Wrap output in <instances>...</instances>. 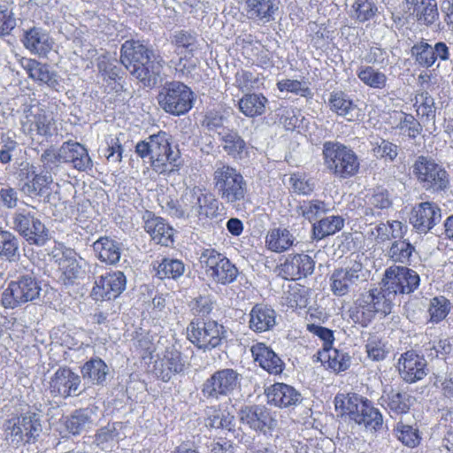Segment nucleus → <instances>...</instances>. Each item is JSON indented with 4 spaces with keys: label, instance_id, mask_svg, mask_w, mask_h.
Segmentation results:
<instances>
[{
    "label": "nucleus",
    "instance_id": "obj_1",
    "mask_svg": "<svg viewBox=\"0 0 453 453\" xmlns=\"http://www.w3.org/2000/svg\"><path fill=\"white\" fill-rule=\"evenodd\" d=\"M120 62L130 73L143 83L144 86H152L157 82L162 67L163 60L155 56L140 41L127 40L120 50Z\"/></svg>",
    "mask_w": 453,
    "mask_h": 453
},
{
    "label": "nucleus",
    "instance_id": "obj_2",
    "mask_svg": "<svg viewBox=\"0 0 453 453\" xmlns=\"http://www.w3.org/2000/svg\"><path fill=\"white\" fill-rule=\"evenodd\" d=\"M219 203L215 196L200 187L187 188L180 200L171 199L165 209L175 218H196L198 220L219 216Z\"/></svg>",
    "mask_w": 453,
    "mask_h": 453
},
{
    "label": "nucleus",
    "instance_id": "obj_3",
    "mask_svg": "<svg viewBox=\"0 0 453 453\" xmlns=\"http://www.w3.org/2000/svg\"><path fill=\"white\" fill-rule=\"evenodd\" d=\"M219 203L215 196L200 187L187 188L180 200L171 199L165 209L175 218H196L198 220L219 216Z\"/></svg>",
    "mask_w": 453,
    "mask_h": 453
},
{
    "label": "nucleus",
    "instance_id": "obj_4",
    "mask_svg": "<svg viewBox=\"0 0 453 453\" xmlns=\"http://www.w3.org/2000/svg\"><path fill=\"white\" fill-rule=\"evenodd\" d=\"M135 152L142 158L149 157L152 168L158 173L172 172L180 157L179 150L172 146L171 135L163 131L139 142Z\"/></svg>",
    "mask_w": 453,
    "mask_h": 453
},
{
    "label": "nucleus",
    "instance_id": "obj_5",
    "mask_svg": "<svg viewBox=\"0 0 453 453\" xmlns=\"http://www.w3.org/2000/svg\"><path fill=\"white\" fill-rule=\"evenodd\" d=\"M213 183L218 195L226 203L236 210L241 209L247 194V183L237 169L223 163L217 164Z\"/></svg>",
    "mask_w": 453,
    "mask_h": 453
},
{
    "label": "nucleus",
    "instance_id": "obj_6",
    "mask_svg": "<svg viewBox=\"0 0 453 453\" xmlns=\"http://www.w3.org/2000/svg\"><path fill=\"white\" fill-rule=\"evenodd\" d=\"M392 299L387 295L382 288H372L360 295L355 302L351 310L350 317L354 322L362 326H367L376 314L383 317L388 315L392 311Z\"/></svg>",
    "mask_w": 453,
    "mask_h": 453
},
{
    "label": "nucleus",
    "instance_id": "obj_7",
    "mask_svg": "<svg viewBox=\"0 0 453 453\" xmlns=\"http://www.w3.org/2000/svg\"><path fill=\"white\" fill-rule=\"evenodd\" d=\"M323 155L326 166L336 176L349 178L358 172L357 156L352 150L339 142H325Z\"/></svg>",
    "mask_w": 453,
    "mask_h": 453
},
{
    "label": "nucleus",
    "instance_id": "obj_8",
    "mask_svg": "<svg viewBox=\"0 0 453 453\" xmlns=\"http://www.w3.org/2000/svg\"><path fill=\"white\" fill-rule=\"evenodd\" d=\"M40 282L32 275H23L12 280L3 291L1 302L4 308L13 309L23 303L38 299Z\"/></svg>",
    "mask_w": 453,
    "mask_h": 453
},
{
    "label": "nucleus",
    "instance_id": "obj_9",
    "mask_svg": "<svg viewBox=\"0 0 453 453\" xmlns=\"http://www.w3.org/2000/svg\"><path fill=\"white\" fill-rule=\"evenodd\" d=\"M193 101L194 95L191 89L180 81L165 84L158 96V103L162 109L175 116L189 111Z\"/></svg>",
    "mask_w": 453,
    "mask_h": 453
},
{
    "label": "nucleus",
    "instance_id": "obj_10",
    "mask_svg": "<svg viewBox=\"0 0 453 453\" xmlns=\"http://www.w3.org/2000/svg\"><path fill=\"white\" fill-rule=\"evenodd\" d=\"M12 228L30 245L42 247L50 238L49 229L33 211L20 210L14 212Z\"/></svg>",
    "mask_w": 453,
    "mask_h": 453
},
{
    "label": "nucleus",
    "instance_id": "obj_11",
    "mask_svg": "<svg viewBox=\"0 0 453 453\" xmlns=\"http://www.w3.org/2000/svg\"><path fill=\"white\" fill-rule=\"evenodd\" d=\"M207 277L221 285L234 282L238 276L237 267L223 254L215 250H205L200 257Z\"/></svg>",
    "mask_w": 453,
    "mask_h": 453
},
{
    "label": "nucleus",
    "instance_id": "obj_12",
    "mask_svg": "<svg viewBox=\"0 0 453 453\" xmlns=\"http://www.w3.org/2000/svg\"><path fill=\"white\" fill-rule=\"evenodd\" d=\"M412 172L418 182L426 190H444L449 182L446 170L428 157H418L412 165Z\"/></svg>",
    "mask_w": 453,
    "mask_h": 453
},
{
    "label": "nucleus",
    "instance_id": "obj_13",
    "mask_svg": "<svg viewBox=\"0 0 453 453\" xmlns=\"http://www.w3.org/2000/svg\"><path fill=\"white\" fill-rule=\"evenodd\" d=\"M419 275L404 266H390L385 271L382 288L393 300L397 294H410L419 286Z\"/></svg>",
    "mask_w": 453,
    "mask_h": 453
},
{
    "label": "nucleus",
    "instance_id": "obj_14",
    "mask_svg": "<svg viewBox=\"0 0 453 453\" xmlns=\"http://www.w3.org/2000/svg\"><path fill=\"white\" fill-rule=\"evenodd\" d=\"M225 333L224 326L214 320H193L187 328L188 339L204 350L218 347Z\"/></svg>",
    "mask_w": 453,
    "mask_h": 453
},
{
    "label": "nucleus",
    "instance_id": "obj_15",
    "mask_svg": "<svg viewBox=\"0 0 453 453\" xmlns=\"http://www.w3.org/2000/svg\"><path fill=\"white\" fill-rule=\"evenodd\" d=\"M41 431L42 426L37 414L31 412L13 417L4 424L6 439L16 445L35 440Z\"/></svg>",
    "mask_w": 453,
    "mask_h": 453
},
{
    "label": "nucleus",
    "instance_id": "obj_16",
    "mask_svg": "<svg viewBox=\"0 0 453 453\" xmlns=\"http://www.w3.org/2000/svg\"><path fill=\"white\" fill-rule=\"evenodd\" d=\"M21 128L31 136H52L57 130L56 122L50 113L37 105L24 110L20 119Z\"/></svg>",
    "mask_w": 453,
    "mask_h": 453
},
{
    "label": "nucleus",
    "instance_id": "obj_17",
    "mask_svg": "<svg viewBox=\"0 0 453 453\" xmlns=\"http://www.w3.org/2000/svg\"><path fill=\"white\" fill-rule=\"evenodd\" d=\"M241 375L234 369L225 368L215 372L203 384L202 393L207 398L219 399L237 389Z\"/></svg>",
    "mask_w": 453,
    "mask_h": 453
},
{
    "label": "nucleus",
    "instance_id": "obj_18",
    "mask_svg": "<svg viewBox=\"0 0 453 453\" xmlns=\"http://www.w3.org/2000/svg\"><path fill=\"white\" fill-rule=\"evenodd\" d=\"M366 272L360 262H353L346 268L336 269L330 276V288L334 295L343 296L354 286L365 280Z\"/></svg>",
    "mask_w": 453,
    "mask_h": 453
},
{
    "label": "nucleus",
    "instance_id": "obj_19",
    "mask_svg": "<svg viewBox=\"0 0 453 453\" xmlns=\"http://www.w3.org/2000/svg\"><path fill=\"white\" fill-rule=\"evenodd\" d=\"M126 285L127 278L122 272H109L95 281L91 296L96 301L115 299L126 289Z\"/></svg>",
    "mask_w": 453,
    "mask_h": 453
},
{
    "label": "nucleus",
    "instance_id": "obj_20",
    "mask_svg": "<svg viewBox=\"0 0 453 453\" xmlns=\"http://www.w3.org/2000/svg\"><path fill=\"white\" fill-rule=\"evenodd\" d=\"M53 257L67 280L72 281L85 275L88 263L74 250L65 247L56 249Z\"/></svg>",
    "mask_w": 453,
    "mask_h": 453
},
{
    "label": "nucleus",
    "instance_id": "obj_21",
    "mask_svg": "<svg viewBox=\"0 0 453 453\" xmlns=\"http://www.w3.org/2000/svg\"><path fill=\"white\" fill-rule=\"evenodd\" d=\"M242 423L264 434H271L277 426V420L265 406H245L239 412Z\"/></svg>",
    "mask_w": 453,
    "mask_h": 453
},
{
    "label": "nucleus",
    "instance_id": "obj_22",
    "mask_svg": "<svg viewBox=\"0 0 453 453\" xmlns=\"http://www.w3.org/2000/svg\"><path fill=\"white\" fill-rule=\"evenodd\" d=\"M185 368L186 362L181 353L171 348L157 355L154 361L153 372L157 379L167 382L173 375L182 372Z\"/></svg>",
    "mask_w": 453,
    "mask_h": 453
},
{
    "label": "nucleus",
    "instance_id": "obj_23",
    "mask_svg": "<svg viewBox=\"0 0 453 453\" xmlns=\"http://www.w3.org/2000/svg\"><path fill=\"white\" fill-rule=\"evenodd\" d=\"M54 186L53 178L49 172L35 173L32 167L27 173L21 190L30 197H40L50 202Z\"/></svg>",
    "mask_w": 453,
    "mask_h": 453
},
{
    "label": "nucleus",
    "instance_id": "obj_24",
    "mask_svg": "<svg viewBox=\"0 0 453 453\" xmlns=\"http://www.w3.org/2000/svg\"><path fill=\"white\" fill-rule=\"evenodd\" d=\"M176 45V51L180 58L176 69L183 74L189 73L196 67V64L192 59L193 54L198 49L196 35L187 31H180L174 35L173 40Z\"/></svg>",
    "mask_w": 453,
    "mask_h": 453
},
{
    "label": "nucleus",
    "instance_id": "obj_25",
    "mask_svg": "<svg viewBox=\"0 0 453 453\" xmlns=\"http://www.w3.org/2000/svg\"><path fill=\"white\" fill-rule=\"evenodd\" d=\"M314 267L315 262L309 255H289L279 266V273L286 280H297L311 274Z\"/></svg>",
    "mask_w": 453,
    "mask_h": 453
},
{
    "label": "nucleus",
    "instance_id": "obj_26",
    "mask_svg": "<svg viewBox=\"0 0 453 453\" xmlns=\"http://www.w3.org/2000/svg\"><path fill=\"white\" fill-rule=\"evenodd\" d=\"M441 218V209L435 203L425 202L413 208L410 223L419 234H426Z\"/></svg>",
    "mask_w": 453,
    "mask_h": 453
},
{
    "label": "nucleus",
    "instance_id": "obj_27",
    "mask_svg": "<svg viewBox=\"0 0 453 453\" xmlns=\"http://www.w3.org/2000/svg\"><path fill=\"white\" fill-rule=\"evenodd\" d=\"M81 384L78 374L70 368H58L50 379L49 390L53 396L66 398L75 394Z\"/></svg>",
    "mask_w": 453,
    "mask_h": 453
},
{
    "label": "nucleus",
    "instance_id": "obj_28",
    "mask_svg": "<svg viewBox=\"0 0 453 453\" xmlns=\"http://www.w3.org/2000/svg\"><path fill=\"white\" fill-rule=\"evenodd\" d=\"M411 55L418 65L428 68L434 64L436 59L447 60L449 57V50L441 42L435 43L434 46L422 42L411 48Z\"/></svg>",
    "mask_w": 453,
    "mask_h": 453
},
{
    "label": "nucleus",
    "instance_id": "obj_29",
    "mask_svg": "<svg viewBox=\"0 0 453 453\" xmlns=\"http://www.w3.org/2000/svg\"><path fill=\"white\" fill-rule=\"evenodd\" d=\"M426 360L414 351L405 352L398 361L401 377L410 383L420 380L426 375Z\"/></svg>",
    "mask_w": 453,
    "mask_h": 453
},
{
    "label": "nucleus",
    "instance_id": "obj_30",
    "mask_svg": "<svg viewBox=\"0 0 453 453\" xmlns=\"http://www.w3.org/2000/svg\"><path fill=\"white\" fill-rule=\"evenodd\" d=\"M22 43L32 54L46 57L51 51L54 41L43 28L34 27L25 31Z\"/></svg>",
    "mask_w": 453,
    "mask_h": 453
},
{
    "label": "nucleus",
    "instance_id": "obj_31",
    "mask_svg": "<svg viewBox=\"0 0 453 453\" xmlns=\"http://www.w3.org/2000/svg\"><path fill=\"white\" fill-rule=\"evenodd\" d=\"M250 19L269 23L275 19L280 0H241Z\"/></svg>",
    "mask_w": 453,
    "mask_h": 453
},
{
    "label": "nucleus",
    "instance_id": "obj_32",
    "mask_svg": "<svg viewBox=\"0 0 453 453\" xmlns=\"http://www.w3.org/2000/svg\"><path fill=\"white\" fill-rule=\"evenodd\" d=\"M60 157L65 163H71L79 171L92 168V160L87 149L79 142H65L60 146Z\"/></svg>",
    "mask_w": 453,
    "mask_h": 453
},
{
    "label": "nucleus",
    "instance_id": "obj_33",
    "mask_svg": "<svg viewBox=\"0 0 453 453\" xmlns=\"http://www.w3.org/2000/svg\"><path fill=\"white\" fill-rule=\"evenodd\" d=\"M144 228L157 244L168 247L173 243V229L166 221L147 211Z\"/></svg>",
    "mask_w": 453,
    "mask_h": 453
},
{
    "label": "nucleus",
    "instance_id": "obj_34",
    "mask_svg": "<svg viewBox=\"0 0 453 453\" xmlns=\"http://www.w3.org/2000/svg\"><path fill=\"white\" fill-rule=\"evenodd\" d=\"M254 360L271 374L282 372L285 364L281 358L265 343L258 342L251 347Z\"/></svg>",
    "mask_w": 453,
    "mask_h": 453
},
{
    "label": "nucleus",
    "instance_id": "obj_35",
    "mask_svg": "<svg viewBox=\"0 0 453 453\" xmlns=\"http://www.w3.org/2000/svg\"><path fill=\"white\" fill-rule=\"evenodd\" d=\"M380 401V405L388 410L392 417L407 413L414 403V398L410 394L394 389L384 390Z\"/></svg>",
    "mask_w": 453,
    "mask_h": 453
},
{
    "label": "nucleus",
    "instance_id": "obj_36",
    "mask_svg": "<svg viewBox=\"0 0 453 453\" xmlns=\"http://www.w3.org/2000/svg\"><path fill=\"white\" fill-rule=\"evenodd\" d=\"M22 66L32 80L44 83L55 90L58 89L60 86L58 77L48 65L27 58L22 61Z\"/></svg>",
    "mask_w": 453,
    "mask_h": 453
},
{
    "label": "nucleus",
    "instance_id": "obj_37",
    "mask_svg": "<svg viewBox=\"0 0 453 453\" xmlns=\"http://www.w3.org/2000/svg\"><path fill=\"white\" fill-rule=\"evenodd\" d=\"M265 393L268 403L280 408L295 405L301 401L300 393L285 383H275Z\"/></svg>",
    "mask_w": 453,
    "mask_h": 453
},
{
    "label": "nucleus",
    "instance_id": "obj_38",
    "mask_svg": "<svg viewBox=\"0 0 453 453\" xmlns=\"http://www.w3.org/2000/svg\"><path fill=\"white\" fill-rule=\"evenodd\" d=\"M365 397L356 394H338L334 397L336 411L342 417H348L355 423L360 418V411L364 407Z\"/></svg>",
    "mask_w": 453,
    "mask_h": 453
},
{
    "label": "nucleus",
    "instance_id": "obj_39",
    "mask_svg": "<svg viewBox=\"0 0 453 453\" xmlns=\"http://www.w3.org/2000/svg\"><path fill=\"white\" fill-rule=\"evenodd\" d=\"M276 324V312L273 309L263 305H255L250 312V328L254 332H266Z\"/></svg>",
    "mask_w": 453,
    "mask_h": 453
},
{
    "label": "nucleus",
    "instance_id": "obj_40",
    "mask_svg": "<svg viewBox=\"0 0 453 453\" xmlns=\"http://www.w3.org/2000/svg\"><path fill=\"white\" fill-rule=\"evenodd\" d=\"M219 141L224 151L234 159H243L248 157L249 148L238 132L229 129L222 130Z\"/></svg>",
    "mask_w": 453,
    "mask_h": 453
},
{
    "label": "nucleus",
    "instance_id": "obj_41",
    "mask_svg": "<svg viewBox=\"0 0 453 453\" xmlns=\"http://www.w3.org/2000/svg\"><path fill=\"white\" fill-rule=\"evenodd\" d=\"M392 205V200L387 189L379 188L371 195L366 196L363 207V214L365 217H379L384 210Z\"/></svg>",
    "mask_w": 453,
    "mask_h": 453
},
{
    "label": "nucleus",
    "instance_id": "obj_42",
    "mask_svg": "<svg viewBox=\"0 0 453 453\" xmlns=\"http://www.w3.org/2000/svg\"><path fill=\"white\" fill-rule=\"evenodd\" d=\"M328 106L338 116L343 117L349 121L354 120L357 104L344 92L333 91L328 98Z\"/></svg>",
    "mask_w": 453,
    "mask_h": 453
},
{
    "label": "nucleus",
    "instance_id": "obj_43",
    "mask_svg": "<svg viewBox=\"0 0 453 453\" xmlns=\"http://www.w3.org/2000/svg\"><path fill=\"white\" fill-rule=\"evenodd\" d=\"M123 426L121 423H109L96 434L95 443L103 450L111 449L119 441Z\"/></svg>",
    "mask_w": 453,
    "mask_h": 453
},
{
    "label": "nucleus",
    "instance_id": "obj_44",
    "mask_svg": "<svg viewBox=\"0 0 453 453\" xmlns=\"http://www.w3.org/2000/svg\"><path fill=\"white\" fill-rule=\"evenodd\" d=\"M268 99L263 94L250 93L244 95L239 101L240 111L249 118L262 115L265 111Z\"/></svg>",
    "mask_w": 453,
    "mask_h": 453
},
{
    "label": "nucleus",
    "instance_id": "obj_45",
    "mask_svg": "<svg viewBox=\"0 0 453 453\" xmlns=\"http://www.w3.org/2000/svg\"><path fill=\"white\" fill-rule=\"evenodd\" d=\"M295 237L286 228H273L267 233L265 245L268 250L281 253L288 250L294 243Z\"/></svg>",
    "mask_w": 453,
    "mask_h": 453
},
{
    "label": "nucleus",
    "instance_id": "obj_46",
    "mask_svg": "<svg viewBox=\"0 0 453 453\" xmlns=\"http://www.w3.org/2000/svg\"><path fill=\"white\" fill-rule=\"evenodd\" d=\"M319 359L337 372L347 370L350 365V357L332 346L319 351Z\"/></svg>",
    "mask_w": 453,
    "mask_h": 453
},
{
    "label": "nucleus",
    "instance_id": "obj_47",
    "mask_svg": "<svg viewBox=\"0 0 453 453\" xmlns=\"http://www.w3.org/2000/svg\"><path fill=\"white\" fill-rule=\"evenodd\" d=\"M93 247L101 261L111 265L119 262L120 248L116 241L108 237H102L94 242Z\"/></svg>",
    "mask_w": 453,
    "mask_h": 453
},
{
    "label": "nucleus",
    "instance_id": "obj_48",
    "mask_svg": "<svg viewBox=\"0 0 453 453\" xmlns=\"http://www.w3.org/2000/svg\"><path fill=\"white\" fill-rule=\"evenodd\" d=\"M206 425L211 428L226 429L229 432L234 430L235 418L227 410L210 407L206 411Z\"/></svg>",
    "mask_w": 453,
    "mask_h": 453
},
{
    "label": "nucleus",
    "instance_id": "obj_49",
    "mask_svg": "<svg viewBox=\"0 0 453 453\" xmlns=\"http://www.w3.org/2000/svg\"><path fill=\"white\" fill-rule=\"evenodd\" d=\"M360 418H357L356 423L363 425L368 430L377 431L382 427V414L373 406L372 403L366 398H365L364 407L360 411Z\"/></svg>",
    "mask_w": 453,
    "mask_h": 453
},
{
    "label": "nucleus",
    "instance_id": "obj_50",
    "mask_svg": "<svg viewBox=\"0 0 453 453\" xmlns=\"http://www.w3.org/2000/svg\"><path fill=\"white\" fill-rule=\"evenodd\" d=\"M360 418H357L356 423L363 425L368 430L377 431L382 427V414L373 406L372 403L366 398H365L364 407L360 411Z\"/></svg>",
    "mask_w": 453,
    "mask_h": 453
},
{
    "label": "nucleus",
    "instance_id": "obj_51",
    "mask_svg": "<svg viewBox=\"0 0 453 453\" xmlns=\"http://www.w3.org/2000/svg\"><path fill=\"white\" fill-rule=\"evenodd\" d=\"M360 418H357L356 423L363 425L368 430L377 431L382 427V414L373 406L372 403L366 398H365L364 407L360 411Z\"/></svg>",
    "mask_w": 453,
    "mask_h": 453
},
{
    "label": "nucleus",
    "instance_id": "obj_52",
    "mask_svg": "<svg viewBox=\"0 0 453 453\" xmlns=\"http://www.w3.org/2000/svg\"><path fill=\"white\" fill-rule=\"evenodd\" d=\"M360 418H357L356 423L363 425L368 430L377 431L382 427V414L373 406L372 403L366 398H365L364 407L360 411Z\"/></svg>",
    "mask_w": 453,
    "mask_h": 453
},
{
    "label": "nucleus",
    "instance_id": "obj_53",
    "mask_svg": "<svg viewBox=\"0 0 453 453\" xmlns=\"http://www.w3.org/2000/svg\"><path fill=\"white\" fill-rule=\"evenodd\" d=\"M109 372L107 365L99 357L91 358L81 367V374L84 379L92 384H102L106 380Z\"/></svg>",
    "mask_w": 453,
    "mask_h": 453
},
{
    "label": "nucleus",
    "instance_id": "obj_54",
    "mask_svg": "<svg viewBox=\"0 0 453 453\" xmlns=\"http://www.w3.org/2000/svg\"><path fill=\"white\" fill-rule=\"evenodd\" d=\"M19 241L17 236L0 228V257L7 261L14 262L19 258Z\"/></svg>",
    "mask_w": 453,
    "mask_h": 453
},
{
    "label": "nucleus",
    "instance_id": "obj_55",
    "mask_svg": "<svg viewBox=\"0 0 453 453\" xmlns=\"http://www.w3.org/2000/svg\"><path fill=\"white\" fill-rule=\"evenodd\" d=\"M94 415L92 409L86 408L76 411L65 420L67 431L73 434H81L94 423Z\"/></svg>",
    "mask_w": 453,
    "mask_h": 453
},
{
    "label": "nucleus",
    "instance_id": "obj_56",
    "mask_svg": "<svg viewBox=\"0 0 453 453\" xmlns=\"http://www.w3.org/2000/svg\"><path fill=\"white\" fill-rule=\"evenodd\" d=\"M344 226V219L341 216H328L313 224V236L321 240L326 236L339 232Z\"/></svg>",
    "mask_w": 453,
    "mask_h": 453
},
{
    "label": "nucleus",
    "instance_id": "obj_57",
    "mask_svg": "<svg viewBox=\"0 0 453 453\" xmlns=\"http://www.w3.org/2000/svg\"><path fill=\"white\" fill-rule=\"evenodd\" d=\"M357 76L366 86L383 89L387 86V75L371 65H361L357 70Z\"/></svg>",
    "mask_w": 453,
    "mask_h": 453
},
{
    "label": "nucleus",
    "instance_id": "obj_58",
    "mask_svg": "<svg viewBox=\"0 0 453 453\" xmlns=\"http://www.w3.org/2000/svg\"><path fill=\"white\" fill-rule=\"evenodd\" d=\"M156 271V274L159 279L177 280L183 275L185 266L181 260L165 257L158 264Z\"/></svg>",
    "mask_w": 453,
    "mask_h": 453
},
{
    "label": "nucleus",
    "instance_id": "obj_59",
    "mask_svg": "<svg viewBox=\"0 0 453 453\" xmlns=\"http://www.w3.org/2000/svg\"><path fill=\"white\" fill-rule=\"evenodd\" d=\"M396 438L405 446L417 447L421 441L418 428L399 421L394 429Z\"/></svg>",
    "mask_w": 453,
    "mask_h": 453
},
{
    "label": "nucleus",
    "instance_id": "obj_60",
    "mask_svg": "<svg viewBox=\"0 0 453 453\" xmlns=\"http://www.w3.org/2000/svg\"><path fill=\"white\" fill-rule=\"evenodd\" d=\"M415 251L414 246L407 240H397L392 242L388 255L395 263L409 264Z\"/></svg>",
    "mask_w": 453,
    "mask_h": 453
},
{
    "label": "nucleus",
    "instance_id": "obj_61",
    "mask_svg": "<svg viewBox=\"0 0 453 453\" xmlns=\"http://www.w3.org/2000/svg\"><path fill=\"white\" fill-rule=\"evenodd\" d=\"M415 13L418 20L426 26L439 19V12L435 0H421L416 4Z\"/></svg>",
    "mask_w": 453,
    "mask_h": 453
},
{
    "label": "nucleus",
    "instance_id": "obj_62",
    "mask_svg": "<svg viewBox=\"0 0 453 453\" xmlns=\"http://www.w3.org/2000/svg\"><path fill=\"white\" fill-rule=\"evenodd\" d=\"M416 111L424 120H432L435 118L434 99L426 91H421L415 96Z\"/></svg>",
    "mask_w": 453,
    "mask_h": 453
},
{
    "label": "nucleus",
    "instance_id": "obj_63",
    "mask_svg": "<svg viewBox=\"0 0 453 453\" xmlns=\"http://www.w3.org/2000/svg\"><path fill=\"white\" fill-rule=\"evenodd\" d=\"M308 299V289L297 283L289 287L284 297L286 305L292 309L306 307Z\"/></svg>",
    "mask_w": 453,
    "mask_h": 453
},
{
    "label": "nucleus",
    "instance_id": "obj_64",
    "mask_svg": "<svg viewBox=\"0 0 453 453\" xmlns=\"http://www.w3.org/2000/svg\"><path fill=\"white\" fill-rule=\"evenodd\" d=\"M291 189L297 195L309 196L316 186L313 178H311L304 173H295L289 178Z\"/></svg>",
    "mask_w": 453,
    "mask_h": 453
}]
</instances>
